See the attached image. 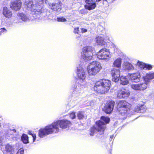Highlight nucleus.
I'll list each match as a JSON object with an SVG mask.
<instances>
[{
    "label": "nucleus",
    "instance_id": "f257e3e1",
    "mask_svg": "<svg viewBox=\"0 0 154 154\" xmlns=\"http://www.w3.org/2000/svg\"><path fill=\"white\" fill-rule=\"evenodd\" d=\"M71 125L70 121L67 120H58L52 124L41 128L38 131V135L41 138H43L52 133H56L59 131V127L64 129L69 127Z\"/></svg>",
    "mask_w": 154,
    "mask_h": 154
},
{
    "label": "nucleus",
    "instance_id": "f03ea898",
    "mask_svg": "<svg viewBox=\"0 0 154 154\" xmlns=\"http://www.w3.org/2000/svg\"><path fill=\"white\" fill-rule=\"evenodd\" d=\"M110 119L108 117L102 116L100 120L96 122V126L91 128L90 135L93 136L94 133L97 132H99L100 134H103L106 128L105 124L108 123Z\"/></svg>",
    "mask_w": 154,
    "mask_h": 154
},
{
    "label": "nucleus",
    "instance_id": "7ed1b4c3",
    "mask_svg": "<svg viewBox=\"0 0 154 154\" xmlns=\"http://www.w3.org/2000/svg\"><path fill=\"white\" fill-rule=\"evenodd\" d=\"M110 85V81L104 79H102L96 82L94 86V89L98 93L104 94L109 91Z\"/></svg>",
    "mask_w": 154,
    "mask_h": 154
},
{
    "label": "nucleus",
    "instance_id": "20e7f679",
    "mask_svg": "<svg viewBox=\"0 0 154 154\" xmlns=\"http://www.w3.org/2000/svg\"><path fill=\"white\" fill-rule=\"evenodd\" d=\"M118 107L120 117L123 119H126L128 114L131 113L130 104L125 101L120 100L118 103Z\"/></svg>",
    "mask_w": 154,
    "mask_h": 154
},
{
    "label": "nucleus",
    "instance_id": "39448f33",
    "mask_svg": "<svg viewBox=\"0 0 154 154\" xmlns=\"http://www.w3.org/2000/svg\"><path fill=\"white\" fill-rule=\"evenodd\" d=\"M100 63L98 62L93 61L89 63L87 67L88 74L90 75H95L101 69Z\"/></svg>",
    "mask_w": 154,
    "mask_h": 154
},
{
    "label": "nucleus",
    "instance_id": "423d86ee",
    "mask_svg": "<svg viewBox=\"0 0 154 154\" xmlns=\"http://www.w3.org/2000/svg\"><path fill=\"white\" fill-rule=\"evenodd\" d=\"M82 84L79 82L76 83L72 89V93L74 96H79L84 91V89L88 86V83L85 81L82 82Z\"/></svg>",
    "mask_w": 154,
    "mask_h": 154
},
{
    "label": "nucleus",
    "instance_id": "0eeeda50",
    "mask_svg": "<svg viewBox=\"0 0 154 154\" xmlns=\"http://www.w3.org/2000/svg\"><path fill=\"white\" fill-rule=\"evenodd\" d=\"M92 50V48L91 46L84 47L81 53L82 58L85 61L91 60L93 58Z\"/></svg>",
    "mask_w": 154,
    "mask_h": 154
},
{
    "label": "nucleus",
    "instance_id": "6e6552de",
    "mask_svg": "<svg viewBox=\"0 0 154 154\" xmlns=\"http://www.w3.org/2000/svg\"><path fill=\"white\" fill-rule=\"evenodd\" d=\"M97 57L101 60H109L111 57L109 50L104 48L100 50L97 54Z\"/></svg>",
    "mask_w": 154,
    "mask_h": 154
},
{
    "label": "nucleus",
    "instance_id": "1a4fd4ad",
    "mask_svg": "<svg viewBox=\"0 0 154 154\" xmlns=\"http://www.w3.org/2000/svg\"><path fill=\"white\" fill-rule=\"evenodd\" d=\"M40 0L39 3L33 5L31 10V14L32 15H37L43 12V5L42 4L44 2V0Z\"/></svg>",
    "mask_w": 154,
    "mask_h": 154
},
{
    "label": "nucleus",
    "instance_id": "9d476101",
    "mask_svg": "<svg viewBox=\"0 0 154 154\" xmlns=\"http://www.w3.org/2000/svg\"><path fill=\"white\" fill-rule=\"evenodd\" d=\"M148 84L147 82L144 81L138 84H131L130 86L132 89L135 90L143 91L147 88Z\"/></svg>",
    "mask_w": 154,
    "mask_h": 154
},
{
    "label": "nucleus",
    "instance_id": "9b49d317",
    "mask_svg": "<svg viewBox=\"0 0 154 154\" xmlns=\"http://www.w3.org/2000/svg\"><path fill=\"white\" fill-rule=\"evenodd\" d=\"M76 74L77 78L82 81H84L86 77L85 72L82 66L77 67L76 71Z\"/></svg>",
    "mask_w": 154,
    "mask_h": 154
},
{
    "label": "nucleus",
    "instance_id": "f8f14e48",
    "mask_svg": "<svg viewBox=\"0 0 154 154\" xmlns=\"http://www.w3.org/2000/svg\"><path fill=\"white\" fill-rule=\"evenodd\" d=\"M130 92L129 90L125 88H122L118 90L117 97L119 98H122L128 97Z\"/></svg>",
    "mask_w": 154,
    "mask_h": 154
},
{
    "label": "nucleus",
    "instance_id": "ddd939ff",
    "mask_svg": "<svg viewBox=\"0 0 154 154\" xmlns=\"http://www.w3.org/2000/svg\"><path fill=\"white\" fill-rule=\"evenodd\" d=\"M115 103V102L113 101L107 102L104 107V112L108 114L111 113L113 110Z\"/></svg>",
    "mask_w": 154,
    "mask_h": 154
},
{
    "label": "nucleus",
    "instance_id": "4468645a",
    "mask_svg": "<svg viewBox=\"0 0 154 154\" xmlns=\"http://www.w3.org/2000/svg\"><path fill=\"white\" fill-rule=\"evenodd\" d=\"M60 2L58 0L54 3H52L51 4V3H49V8L54 11L60 12L61 9V5Z\"/></svg>",
    "mask_w": 154,
    "mask_h": 154
},
{
    "label": "nucleus",
    "instance_id": "2eb2a0df",
    "mask_svg": "<svg viewBox=\"0 0 154 154\" xmlns=\"http://www.w3.org/2000/svg\"><path fill=\"white\" fill-rule=\"evenodd\" d=\"M22 3L20 0H16L11 2L10 5L11 8L16 11L20 9L21 7Z\"/></svg>",
    "mask_w": 154,
    "mask_h": 154
},
{
    "label": "nucleus",
    "instance_id": "dca6fc26",
    "mask_svg": "<svg viewBox=\"0 0 154 154\" xmlns=\"http://www.w3.org/2000/svg\"><path fill=\"white\" fill-rule=\"evenodd\" d=\"M111 73L113 81L116 82L119 80L120 76V71L119 69L113 68L112 70Z\"/></svg>",
    "mask_w": 154,
    "mask_h": 154
},
{
    "label": "nucleus",
    "instance_id": "f3484780",
    "mask_svg": "<svg viewBox=\"0 0 154 154\" xmlns=\"http://www.w3.org/2000/svg\"><path fill=\"white\" fill-rule=\"evenodd\" d=\"M129 77L132 82H137L140 79V73L138 72L135 73L129 74Z\"/></svg>",
    "mask_w": 154,
    "mask_h": 154
},
{
    "label": "nucleus",
    "instance_id": "a211bd4d",
    "mask_svg": "<svg viewBox=\"0 0 154 154\" xmlns=\"http://www.w3.org/2000/svg\"><path fill=\"white\" fill-rule=\"evenodd\" d=\"M137 66L141 69H147L149 70L152 68V65L149 64H147L142 62L138 61L137 63Z\"/></svg>",
    "mask_w": 154,
    "mask_h": 154
},
{
    "label": "nucleus",
    "instance_id": "6ab92c4d",
    "mask_svg": "<svg viewBox=\"0 0 154 154\" xmlns=\"http://www.w3.org/2000/svg\"><path fill=\"white\" fill-rule=\"evenodd\" d=\"M143 78L144 81L148 83L150 80L154 78V72L152 71L147 73L146 76Z\"/></svg>",
    "mask_w": 154,
    "mask_h": 154
},
{
    "label": "nucleus",
    "instance_id": "aec40b11",
    "mask_svg": "<svg viewBox=\"0 0 154 154\" xmlns=\"http://www.w3.org/2000/svg\"><path fill=\"white\" fill-rule=\"evenodd\" d=\"M3 13L6 17L8 18L11 17L12 15L11 11L6 7H4L3 8Z\"/></svg>",
    "mask_w": 154,
    "mask_h": 154
},
{
    "label": "nucleus",
    "instance_id": "412c9836",
    "mask_svg": "<svg viewBox=\"0 0 154 154\" xmlns=\"http://www.w3.org/2000/svg\"><path fill=\"white\" fill-rule=\"evenodd\" d=\"M5 151L7 154H13L14 153V147L8 144L6 145Z\"/></svg>",
    "mask_w": 154,
    "mask_h": 154
},
{
    "label": "nucleus",
    "instance_id": "4be33fe9",
    "mask_svg": "<svg viewBox=\"0 0 154 154\" xmlns=\"http://www.w3.org/2000/svg\"><path fill=\"white\" fill-rule=\"evenodd\" d=\"M86 4H87L85 5V8L90 11L94 9L96 6V3L94 2H92Z\"/></svg>",
    "mask_w": 154,
    "mask_h": 154
},
{
    "label": "nucleus",
    "instance_id": "5701e85b",
    "mask_svg": "<svg viewBox=\"0 0 154 154\" xmlns=\"http://www.w3.org/2000/svg\"><path fill=\"white\" fill-rule=\"evenodd\" d=\"M120 83L123 85H127L129 83L128 78L127 77L122 76L120 78Z\"/></svg>",
    "mask_w": 154,
    "mask_h": 154
},
{
    "label": "nucleus",
    "instance_id": "b1692460",
    "mask_svg": "<svg viewBox=\"0 0 154 154\" xmlns=\"http://www.w3.org/2000/svg\"><path fill=\"white\" fill-rule=\"evenodd\" d=\"M122 59L120 58H118L116 59L113 63V65L115 67L120 68L121 66Z\"/></svg>",
    "mask_w": 154,
    "mask_h": 154
},
{
    "label": "nucleus",
    "instance_id": "393cba45",
    "mask_svg": "<svg viewBox=\"0 0 154 154\" xmlns=\"http://www.w3.org/2000/svg\"><path fill=\"white\" fill-rule=\"evenodd\" d=\"M19 19L24 21H28L29 20L28 17L23 13H19L18 14Z\"/></svg>",
    "mask_w": 154,
    "mask_h": 154
},
{
    "label": "nucleus",
    "instance_id": "a878e982",
    "mask_svg": "<svg viewBox=\"0 0 154 154\" xmlns=\"http://www.w3.org/2000/svg\"><path fill=\"white\" fill-rule=\"evenodd\" d=\"M96 40L98 45H102L104 44V39L102 37L98 36L96 38Z\"/></svg>",
    "mask_w": 154,
    "mask_h": 154
},
{
    "label": "nucleus",
    "instance_id": "bb28decb",
    "mask_svg": "<svg viewBox=\"0 0 154 154\" xmlns=\"http://www.w3.org/2000/svg\"><path fill=\"white\" fill-rule=\"evenodd\" d=\"M97 3L99 2L102 3L103 6L105 7H107L109 5V3L107 0H96Z\"/></svg>",
    "mask_w": 154,
    "mask_h": 154
},
{
    "label": "nucleus",
    "instance_id": "cd10ccee",
    "mask_svg": "<svg viewBox=\"0 0 154 154\" xmlns=\"http://www.w3.org/2000/svg\"><path fill=\"white\" fill-rule=\"evenodd\" d=\"M124 66H125V68L127 69L130 70L133 69H134V66L132 64L129 62H125L124 63Z\"/></svg>",
    "mask_w": 154,
    "mask_h": 154
},
{
    "label": "nucleus",
    "instance_id": "c85d7f7f",
    "mask_svg": "<svg viewBox=\"0 0 154 154\" xmlns=\"http://www.w3.org/2000/svg\"><path fill=\"white\" fill-rule=\"evenodd\" d=\"M21 140L25 144L29 143L28 136L25 134H23L22 135L21 137Z\"/></svg>",
    "mask_w": 154,
    "mask_h": 154
},
{
    "label": "nucleus",
    "instance_id": "c756f323",
    "mask_svg": "<svg viewBox=\"0 0 154 154\" xmlns=\"http://www.w3.org/2000/svg\"><path fill=\"white\" fill-rule=\"evenodd\" d=\"M32 0H26L24 2V5L27 6V7L32 8L33 4Z\"/></svg>",
    "mask_w": 154,
    "mask_h": 154
},
{
    "label": "nucleus",
    "instance_id": "7c9ffc66",
    "mask_svg": "<svg viewBox=\"0 0 154 154\" xmlns=\"http://www.w3.org/2000/svg\"><path fill=\"white\" fill-rule=\"evenodd\" d=\"M54 14L52 13L49 14H47V15L45 17V18L46 19H48L52 20L54 18Z\"/></svg>",
    "mask_w": 154,
    "mask_h": 154
},
{
    "label": "nucleus",
    "instance_id": "2f4dec72",
    "mask_svg": "<svg viewBox=\"0 0 154 154\" xmlns=\"http://www.w3.org/2000/svg\"><path fill=\"white\" fill-rule=\"evenodd\" d=\"M83 113L82 112H79L78 113L77 117L79 119H82L84 117Z\"/></svg>",
    "mask_w": 154,
    "mask_h": 154
},
{
    "label": "nucleus",
    "instance_id": "473e14b6",
    "mask_svg": "<svg viewBox=\"0 0 154 154\" xmlns=\"http://www.w3.org/2000/svg\"><path fill=\"white\" fill-rule=\"evenodd\" d=\"M142 108V106L140 107L139 106H137L136 107L134 110V111L137 112H142L141 111V109Z\"/></svg>",
    "mask_w": 154,
    "mask_h": 154
},
{
    "label": "nucleus",
    "instance_id": "72a5a7b5",
    "mask_svg": "<svg viewBox=\"0 0 154 154\" xmlns=\"http://www.w3.org/2000/svg\"><path fill=\"white\" fill-rule=\"evenodd\" d=\"M57 20L58 22H65L66 21V19L63 17H57Z\"/></svg>",
    "mask_w": 154,
    "mask_h": 154
},
{
    "label": "nucleus",
    "instance_id": "f704fd0d",
    "mask_svg": "<svg viewBox=\"0 0 154 154\" xmlns=\"http://www.w3.org/2000/svg\"><path fill=\"white\" fill-rule=\"evenodd\" d=\"M7 30L4 28H2L0 29V35L6 33Z\"/></svg>",
    "mask_w": 154,
    "mask_h": 154
},
{
    "label": "nucleus",
    "instance_id": "c9c22d12",
    "mask_svg": "<svg viewBox=\"0 0 154 154\" xmlns=\"http://www.w3.org/2000/svg\"><path fill=\"white\" fill-rule=\"evenodd\" d=\"M69 115L70 118L71 119H73L75 118V113L74 112H72Z\"/></svg>",
    "mask_w": 154,
    "mask_h": 154
},
{
    "label": "nucleus",
    "instance_id": "e433bc0d",
    "mask_svg": "<svg viewBox=\"0 0 154 154\" xmlns=\"http://www.w3.org/2000/svg\"><path fill=\"white\" fill-rule=\"evenodd\" d=\"M23 148H20L18 150L16 154H23Z\"/></svg>",
    "mask_w": 154,
    "mask_h": 154
},
{
    "label": "nucleus",
    "instance_id": "4c0bfd02",
    "mask_svg": "<svg viewBox=\"0 0 154 154\" xmlns=\"http://www.w3.org/2000/svg\"><path fill=\"white\" fill-rule=\"evenodd\" d=\"M79 27H76L74 28V32L75 33L79 34Z\"/></svg>",
    "mask_w": 154,
    "mask_h": 154
},
{
    "label": "nucleus",
    "instance_id": "58836bf2",
    "mask_svg": "<svg viewBox=\"0 0 154 154\" xmlns=\"http://www.w3.org/2000/svg\"><path fill=\"white\" fill-rule=\"evenodd\" d=\"M31 135L33 138V142H34L36 138V136L35 134H31Z\"/></svg>",
    "mask_w": 154,
    "mask_h": 154
},
{
    "label": "nucleus",
    "instance_id": "ea45409f",
    "mask_svg": "<svg viewBox=\"0 0 154 154\" xmlns=\"http://www.w3.org/2000/svg\"><path fill=\"white\" fill-rule=\"evenodd\" d=\"M86 3L92 2H94L95 0H83Z\"/></svg>",
    "mask_w": 154,
    "mask_h": 154
},
{
    "label": "nucleus",
    "instance_id": "a19ab883",
    "mask_svg": "<svg viewBox=\"0 0 154 154\" xmlns=\"http://www.w3.org/2000/svg\"><path fill=\"white\" fill-rule=\"evenodd\" d=\"M81 32L82 33H85L87 31V30L86 29H85L83 28H81Z\"/></svg>",
    "mask_w": 154,
    "mask_h": 154
},
{
    "label": "nucleus",
    "instance_id": "79ce46f5",
    "mask_svg": "<svg viewBox=\"0 0 154 154\" xmlns=\"http://www.w3.org/2000/svg\"><path fill=\"white\" fill-rule=\"evenodd\" d=\"M114 137V135H112L111 136H110V138H111V139H112Z\"/></svg>",
    "mask_w": 154,
    "mask_h": 154
},
{
    "label": "nucleus",
    "instance_id": "37998d69",
    "mask_svg": "<svg viewBox=\"0 0 154 154\" xmlns=\"http://www.w3.org/2000/svg\"><path fill=\"white\" fill-rule=\"evenodd\" d=\"M1 142H2V141H1V140L0 139V145H2Z\"/></svg>",
    "mask_w": 154,
    "mask_h": 154
},
{
    "label": "nucleus",
    "instance_id": "c03bdc74",
    "mask_svg": "<svg viewBox=\"0 0 154 154\" xmlns=\"http://www.w3.org/2000/svg\"><path fill=\"white\" fill-rule=\"evenodd\" d=\"M131 114H133V113H131Z\"/></svg>",
    "mask_w": 154,
    "mask_h": 154
}]
</instances>
